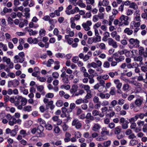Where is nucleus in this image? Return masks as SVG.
Returning a JSON list of instances; mask_svg holds the SVG:
<instances>
[{"label": "nucleus", "mask_w": 147, "mask_h": 147, "mask_svg": "<svg viewBox=\"0 0 147 147\" xmlns=\"http://www.w3.org/2000/svg\"><path fill=\"white\" fill-rule=\"evenodd\" d=\"M129 44L128 47L131 49L133 48H137L139 47L140 46V41L137 39L131 38L129 40Z\"/></svg>", "instance_id": "nucleus-1"}, {"label": "nucleus", "mask_w": 147, "mask_h": 147, "mask_svg": "<svg viewBox=\"0 0 147 147\" xmlns=\"http://www.w3.org/2000/svg\"><path fill=\"white\" fill-rule=\"evenodd\" d=\"M129 17L128 16L123 15H121L119 18L121 22L120 24H121L122 26L123 25H128L129 24Z\"/></svg>", "instance_id": "nucleus-2"}, {"label": "nucleus", "mask_w": 147, "mask_h": 147, "mask_svg": "<svg viewBox=\"0 0 147 147\" xmlns=\"http://www.w3.org/2000/svg\"><path fill=\"white\" fill-rule=\"evenodd\" d=\"M119 123L121 124L123 129H126L128 128L129 122L123 117L119 119Z\"/></svg>", "instance_id": "nucleus-3"}, {"label": "nucleus", "mask_w": 147, "mask_h": 147, "mask_svg": "<svg viewBox=\"0 0 147 147\" xmlns=\"http://www.w3.org/2000/svg\"><path fill=\"white\" fill-rule=\"evenodd\" d=\"M108 43L109 46L114 48L116 49L118 47L117 42L112 38H108Z\"/></svg>", "instance_id": "nucleus-4"}, {"label": "nucleus", "mask_w": 147, "mask_h": 147, "mask_svg": "<svg viewBox=\"0 0 147 147\" xmlns=\"http://www.w3.org/2000/svg\"><path fill=\"white\" fill-rule=\"evenodd\" d=\"M72 126H75L77 129H79L81 128L82 124L77 119H74L72 121Z\"/></svg>", "instance_id": "nucleus-5"}, {"label": "nucleus", "mask_w": 147, "mask_h": 147, "mask_svg": "<svg viewBox=\"0 0 147 147\" xmlns=\"http://www.w3.org/2000/svg\"><path fill=\"white\" fill-rule=\"evenodd\" d=\"M126 135L128 136V138L129 139H134L136 137L134 134L130 129H128L125 131Z\"/></svg>", "instance_id": "nucleus-6"}, {"label": "nucleus", "mask_w": 147, "mask_h": 147, "mask_svg": "<svg viewBox=\"0 0 147 147\" xmlns=\"http://www.w3.org/2000/svg\"><path fill=\"white\" fill-rule=\"evenodd\" d=\"M101 127V126L100 124L98 123H94L92 127V130L94 132H97Z\"/></svg>", "instance_id": "nucleus-7"}, {"label": "nucleus", "mask_w": 147, "mask_h": 147, "mask_svg": "<svg viewBox=\"0 0 147 147\" xmlns=\"http://www.w3.org/2000/svg\"><path fill=\"white\" fill-rule=\"evenodd\" d=\"M97 95L99 96L101 98H108L110 97V94L109 93L104 94L102 92L98 93Z\"/></svg>", "instance_id": "nucleus-8"}, {"label": "nucleus", "mask_w": 147, "mask_h": 147, "mask_svg": "<svg viewBox=\"0 0 147 147\" xmlns=\"http://www.w3.org/2000/svg\"><path fill=\"white\" fill-rule=\"evenodd\" d=\"M114 82L116 85L117 88L119 90L122 86V83L118 79H115L114 80Z\"/></svg>", "instance_id": "nucleus-9"}, {"label": "nucleus", "mask_w": 147, "mask_h": 147, "mask_svg": "<svg viewBox=\"0 0 147 147\" xmlns=\"http://www.w3.org/2000/svg\"><path fill=\"white\" fill-rule=\"evenodd\" d=\"M78 86L76 84H73L70 90V93L72 94H76L78 90Z\"/></svg>", "instance_id": "nucleus-10"}, {"label": "nucleus", "mask_w": 147, "mask_h": 147, "mask_svg": "<svg viewBox=\"0 0 147 147\" xmlns=\"http://www.w3.org/2000/svg\"><path fill=\"white\" fill-rule=\"evenodd\" d=\"M79 86L81 89L83 88L87 92L90 91V87L88 85H84L81 84H80Z\"/></svg>", "instance_id": "nucleus-11"}, {"label": "nucleus", "mask_w": 147, "mask_h": 147, "mask_svg": "<svg viewBox=\"0 0 147 147\" xmlns=\"http://www.w3.org/2000/svg\"><path fill=\"white\" fill-rule=\"evenodd\" d=\"M143 102L142 99L138 98L135 101L134 103L137 107H140L142 104Z\"/></svg>", "instance_id": "nucleus-12"}, {"label": "nucleus", "mask_w": 147, "mask_h": 147, "mask_svg": "<svg viewBox=\"0 0 147 147\" xmlns=\"http://www.w3.org/2000/svg\"><path fill=\"white\" fill-rule=\"evenodd\" d=\"M43 102L45 104L46 107H47L53 104V100L49 101V99L47 98H45L43 100Z\"/></svg>", "instance_id": "nucleus-13"}, {"label": "nucleus", "mask_w": 147, "mask_h": 147, "mask_svg": "<svg viewBox=\"0 0 147 147\" xmlns=\"http://www.w3.org/2000/svg\"><path fill=\"white\" fill-rule=\"evenodd\" d=\"M83 136L84 138L87 139V141L88 142H91L92 140L91 136L90 135L88 132L84 133L83 134Z\"/></svg>", "instance_id": "nucleus-14"}, {"label": "nucleus", "mask_w": 147, "mask_h": 147, "mask_svg": "<svg viewBox=\"0 0 147 147\" xmlns=\"http://www.w3.org/2000/svg\"><path fill=\"white\" fill-rule=\"evenodd\" d=\"M143 59V57L141 56H136L134 57V60L135 61L139 62L140 64H142V61Z\"/></svg>", "instance_id": "nucleus-15"}, {"label": "nucleus", "mask_w": 147, "mask_h": 147, "mask_svg": "<svg viewBox=\"0 0 147 147\" xmlns=\"http://www.w3.org/2000/svg\"><path fill=\"white\" fill-rule=\"evenodd\" d=\"M78 92L76 93L75 94H72L71 96V97H75L76 96H78L79 95H82L83 94L85 93L84 91L82 89H79L78 90Z\"/></svg>", "instance_id": "nucleus-16"}, {"label": "nucleus", "mask_w": 147, "mask_h": 147, "mask_svg": "<svg viewBox=\"0 0 147 147\" xmlns=\"http://www.w3.org/2000/svg\"><path fill=\"white\" fill-rule=\"evenodd\" d=\"M140 25V22H136L135 21H133L131 23V28H133V26L135 28H139Z\"/></svg>", "instance_id": "nucleus-17"}, {"label": "nucleus", "mask_w": 147, "mask_h": 147, "mask_svg": "<svg viewBox=\"0 0 147 147\" xmlns=\"http://www.w3.org/2000/svg\"><path fill=\"white\" fill-rule=\"evenodd\" d=\"M109 131L107 130L106 127H103L102 128L101 134L102 135H108L109 134Z\"/></svg>", "instance_id": "nucleus-18"}, {"label": "nucleus", "mask_w": 147, "mask_h": 147, "mask_svg": "<svg viewBox=\"0 0 147 147\" xmlns=\"http://www.w3.org/2000/svg\"><path fill=\"white\" fill-rule=\"evenodd\" d=\"M65 138L64 139L65 142H68L70 141L71 135L68 132H66L65 135Z\"/></svg>", "instance_id": "nucleus-19"}, {"label": "nucleus", "mask_w": 147, "mask_h": 147, "mask_svg": "<svg viewBox=\"0 0 147 147\" xmlns=\"http://www.w3.org/2000/svg\"><path fill=\"white\" fill-rule=\"evenodd\" d=\"M124 32L128 35H130L133 34V31L129 28H127L124 30Z\"/></svg>", "instance_id": "nucleus-20"}, {"label": "nucleus", "mask_w": 147, "mask_h": 147, "mask_svg": "<svg viewBox=\"0 0 147 147\" xmlns=\"http://www.w3.org/2000/svg\"><path fill=\"white\" fill-rule=\"evenodd\" d=\"M97 45L98 46V47H97V48H98V47L101 50H105L106 49V45L104 43L102 42L98 43Z\"/></svg>", "instance_id": "nucleus-21"}, {"label": "nucleus", "mask_w": 147, "mask_h": 147, "mask_svg": "<svg viewBox=\"0 0 147 147\" xmlns=\"http://www.w3.org/2000/svg\"><path fill=\"white\" fill-rule=\"evenodd\" d=\"M18 55L21 57L20 59V63H22L24 60V57L25 56L24 53V52H21L19 53Z\"/></svg>", "instance_id": "nucleus-22"}, {"label": "nucleus", "mask_w": 147, "mask_h": 147, "mask_svg": "<svg viewBox=\"0 0 147 147\" xmlns=\"http://www.w3.org/2000/svg\"><path fill=\"white\" fill-rule=\"evenodd\" d=\"M130 86L128 84H124L123 86L122 90L124 92H127L129 90Z\"/></svg>", "instance_id": "nucleus-23"}, {"label": "nucleus", "mask_w": 147, "mask_h": 147, "mask_svg": "<svg viewBox=\"0 0 147 147\" xmlns=\"http://www.w3.org/2000/svg\"><path fill=\"white\" fill-rule=\"evenodd\" d=\"M21 96L15 97V105L17 106L20 104V103Z\"/></svg>", "instance_id": "nucleus-24"}, {"label": "nucleus", "mask_w": 147, "mask_h": 147, "mask_svg": "<svg viewBox=\"0 0 147 147\" xmlns=\"http://www.w3.org/2000/svg\"><path fill=\"white\" fill-rule=\"evenodd\" d=\"M142 10H144V13H143L141 14L142 17L144 19H145L147 18V8L146 9H144V7H141Z\"/></svg>", "instance_id": "nucleus-25"}, {"label": "nucleus", "mask_w": 147, "mask_h": 147, "mask_svg": "<svg viewBox=\"0 0 147 147\" xmlns=\"http://www.w3.org/2000/svg\"><path fill=\"white\" fill-rule=\"evenodd\" d=\"M125 59V57L124 56L121 55L119 57H115V59L116 61L119 63L123 61Z\"/></svg>", "instance_id": "nucleus-26"}, {"label": "nucleus", "mask_w": 147, "mask_h": 147, "mask_svg": "<svg viewBox=\"0 0 147 147\" xmlns=\"http://www.w3.org/2000/svg\"><path fill=\"white\" fill-rule=\"evenodd\" d=\"M2 60L3 62H5L7 64H9L11 62L10 59L9 58H7L6 56L3 57Z\"/></svg>", "instance_id": "nucleus-27"}, {"label": "nucleus", "mask_w": 147, "mask_h": 147, "mask_svg": "<svg viewBox=\"0 0 147 147\" xmlns=\"http://www.w3.org/2000/svg\"><path fill=\"white\" fill-rule=\"evenodd\" d=\"M21 101L20 102H21V104L23 106L25 105L27 102V100L25 98L23 97L22 96H21Z\"/></svg>", "instance_id": "nucleus-28"}, {"label": "nucleus", "mask_w": 147, "mask_h": 147, "mask_svg": "<svg viewBox=\"0 0 147 147\" xmlns=\"http://www.w3.org/2000/svg\"><path fill=\"white\" fill-rule=\"evenodd\" d=\"M80 18V16L79 14H77L75 15L74 17H72L71 18L70 20H72L74 21H78Z\"/></svg>", "instance_id": "nucleus-29"}, {"label": "nucleus", "mask_w": 147, "mask_h": 147, "mask_svg": "<svg viewBox=\"0 0 147 147\" xmlns=\"http://www.w3.org/2000/svg\"><path fill=\"white\" fill-rule=\"evenodd\" d=\"M118 53L120 55H122L125 54H126L127 53H129L130 51L126 49H124L123 50L119 51H118Z\"/></svg>", "instance_id": "nucleus-30"}, {"label": "nucleus", "mask_w": 147, "mask_h": 147, "mask_svg": "<svg viewBox=\"0 0 147 147\" xmlns=\"http://www.w3.org/2000/svg\"><path fill=\"white\" fill-rule=\"evenodd\" d=\"M20 134L24 138L26 136L28 135V134L26 130L24 129H22L19 132Z\"/></svg>", "instance_id": "nucleus-31"}, {"label": "nucleus", "mask_w": 147, "mask_h": 147, "mask_svg": "<svg viewBox=\"0 0 147 147\" xmlns=\"http://www.w3.org/2000/svg\"><path fill=\"white\" fill-rule=\"evenodd\" d=\"M23 110L24 111H27L28 112L31 111L32 110V107L31 106L28 105L24 107Z\"/></svg>", "instance_id": "nucleus-32"}, {"label": "nucleus", "mask_w": 147, "mask_h": 147, "mask_svg": "<svg viewBox=\"0 0 147 147\" xmlns=\"http://www.w3.org/2000/svg\"><path fill=\"white\" fill-rule=\"evenodd\" d=\"M87 67L88 68L92 67L94 68H96L97 67L96 63L94 62H92L91 63H88L87 65Z\"/></svg>", "instance_id": "nucleus-33"}, {"label": "nucleus", "mask_w": 147, "mask_h": 147, "mask_svg": "<svg viewBox=\"0 0 147 147\" xmlns=\"http://www.w3.org/2000/svg\"><path fill=\"white\" fill-rule=\"evenodd\" d=\"M16 119L13 117L9 121V124L11 126H13L14 124L16 123Z\"/></svg>", "instance_id": "nucleus-34"}, {"label": "nucleus", "mask_w": 147, "mask_h": 147, "mask_svg": "<svg viewBox=\"0 0 147 147\" xmlns=\"http://www.w3.org/2000/svg\"><path fill=\"white\" fill-rule=\"evenodd\" d=\"M14 63H17L18 62L20 63V59H21V57L18 55H16L14 56Z\"/></svg>", "instance_id": "nucleus-35"}, {"label": "nucleus", "mask_w": 147, "mask_h": 147, "mask_svg": "<svg viewBox=\"0 0 147 147\" xmlns=\"http://www.w3.org/2000/svg\"><path fill=\"white\" fill-rule=\"evenodd\" d=\"M138 143V140L133 139H131L129 143V145L130 146H134L137 144Z\"/></svg>", "instance_id": "nucleus-36"}, {"label": "nucleus", "mask_w": 147, "mask_h": 147, "mask_svg": "<svg viewBox=\"0 0 147 147\" xmlns=\"http://www.w3.org/2000/svg\"><path fill=\"white\" fill-rule=\"evenodd\" d=\"M129 7L130 8L133 9H136L138 8V6L137 4L134 2L131 3Z\"/></svg>", "instance_id": "nucleus-37"}, {"label": "nucleus", "mask_w": 147, "mask_h": 147, "mask_svg": "<svg viewBox=\"0 0 147 147\" xmlns=\"http://www.w3.org/2000/svg\"><path fill=\"white\" fill-rule=\"evenodd\" d=\"M61 126L62 127V129L64 131H67L68 128V126L66 124L65 122H63L61 125Z\"/></svg>", "instance_id": "nucleus-38"}, {"label": "nucleus", "mask_w": 147, "mask_h": 147, "mask_svg": "<svg viewBox=\"0 0 147 147\" xmlns=\"http://www.w3.org/2000/svg\"><path fill=\"white\" fill-rule=\"evenodd\" d=\"M69 106V109H68L69 111H68V112H71L72 111V110L74 109L76 105L74 103H72L70 104Z\"/></svg>", "instance_id": "nucleus-39"}, {"label": "nucleus", "mask_w": 147, "mask_h": 147, "mask_svg": "<svg viewBox=\"0 0 147 147\" xmlns=\"http://www.w3.org/2000/svg\"><path fill=\"white\" fill-rule=\"evenodd\" d=\"M121 129L119 126H117L115 127V133L116 134H118L121 132Z\"/></svg>", "instance_id": "nucleus-40"}, {"label": "nucleus", "mask_w": 147, "mask_h": 147, "mask_svg": "<svg viewBox=\"0 0 147 147\" xmlns=\"http://www.w3.org/2000/svg\"><path fill=\"white\" fill-rule=\"evenodd\" d=\"M63 105V102L61 100H59L57 101L56 103V105L58 107H61Z\"/></svg>", "instance_id": "nucleus-41"}, {"label": "nucleus", "mask_w": 147, "mask_h": 147, "mask_svg": "<svg viewBox=\"0 0 147 147\" xmlns=\"http://www.w3.org/2000/svg\"><path fill=\"white\" fill-rule=\"evenodd\" d=\"M111 141L110 140H108L103 143V147H108L111 144Z\"/></svg>", "instance_id": "nucleus-42"}, {"label": "nucleus", "mask_w": 147, "mask_h": 147, "mask_svg": "<svg viewBox=\"0 0 147 147\" xmlns=\"http://www.w3.org/2000/svg\"><path fill=\"white\" fill-rule=\"evenodd\" d=\"M54 60L52 59H50L47 61V63L46 64V65L48 67H50L51 64L54 63Z\"/></svg>", "instance_id": "nucleus-43"}, {"label": "nucleus", "mask_w": 147, "mask_h": 147, "mask_svg": "<svg viewBox=\"0 0 147 147\" xmlns=\"http://www.w3.org/2000/svg\"><path fill=\"white\" fill-rule=\"evenodd\" d=\"M99 77L98 76L97 77V80L99 81V84L102 85H104L105 84V81L102 80L101 78H99Z\"/></svg>", "instance_id": "nucleus-44"}, {"label": "nucleus", "mask_w": 147, "mask_h": 147, "mask_svg": "<svg viewBox=\"0 0 147 147\" xmlns=\"http://www.w3.org/2000/svg\"><path fill=\"white\" fill-rule=\"evenodd\" d=\"M120 20L117 19H115L113 22L114 24L115 25L117 26L119 24V27L122 26L121 24H120Z\"/></svg>", "instance_id": "nucleus-45"}, {"label": "nucleus", "mask_w": 147, "mask_h": 147, "mask_svg": "<svg viewBox=\"0 0 147 147\" xmlns=\"http://www.w3.org/2000/svg\"><path fill=\"white\" fill-rule=\"evenodd\" d=\"M38 137L36 136L32 137L30 139L31 142L35 143L38 141Z\"/></svg>", "instance_id": "nucleus-46"}, {"label": "nucleus", "mask_w": 147, "mask_h": 147, "mask_svg": "<svg viewBox=\"0 0 147 147\" xmlns=\"http://www.w3.org/2000/svg\"><path fill=\"white\" fill-rule=\"evenodd\" d=\"M103 66L105 68H109L110 67V64L108 61H105L103 64Z\"/></svg>", "instance_id": "nucleus-47"}, {"label": "nucleus", "mask_w": 147, "mask_h": 147, "mask_svg": "<svg viewBox=\"0 0 147 147\" xmlns=\"http://www.w3.org/2000/svg\"><path fill=\"white\" fill-rule=\"evenodd\" d=\"M99 76L100 78H101L105 80H106L109 78V76L107 74H105L103 76Z\"/></svg>", "instance_id": "nucleus-48"}, {"label": "nucleus", "mask_w": 147, "mask_h": 147, "mask_svg": "<svg viewBox=\"0 0 147 147\" xmlns=\"http://www.w3.org/2000/svg\"><path fill=\"white\" fill-rule=\"evenodd\" d=\"M139 53L140 55H142L143 53L145 52V50L143 47H140L139 48Z\"/></svg>", "instance_id": "nucleus-49"}, {"label": "nucleus", "mask_w": 147, "mask_h": 147, "mask_svg": "<svg viewBox=\"0 0 147 147\" xmlns=\"http://www.w3.org/2000/svg\"><path fill=\"white\" fill-rule=\"evenodd\" d=\"M48 22L50 24L55 25V24L57 23V21L55 19L50 18Z\"/></svg>", "instance_id": "nucleus-50"}, {"label": "nucleus", "mask_w": 147, "mask_h": 147, "mask_svg": "<svg viewBox=\"0 0 147 147\" xmlns=\"http://www.w3.org/2000/svg\"><path fill=\"white\" fill-rule=\"evenodd\" d=\"M82 26L84 30L86 31H88L90 29V28L85 23H83L82 24Z\"/></svg>", "instance_id": "nucleus-51"}, {"label": "nucleus", "mask_w": 147, "mask_h": 147, "mask_svg": "<svg viewBox=\"0 0 147 147\" xmlns=\"http://www.w3.org/2000/svg\"><path fill=\"white\" fill-rule=\"evenodd\" d=\"M37 122L39 123L40 125H44L45 123V121L41 118L38 119Z\"/></svg>", "instance_id": "nucleus-52"}, {"label": "nucleus", "mask_w": 147, "mask_h": 147, "mask_svg": "<svg viewBox=\"0 0 147 147\" xmlns=\"http://www.w3.org/2000/svg\"><path fill=\"white\" fill-rule=\"evenodd\" d=\"M62 78V80L63 82L65 84H67L69 82V80L68 78L66 76Z\"/></svg>", "instance_id": "nucleus-53"}, {"label": "nucleus", "mask_w": 147, "mask_h": 147, "mask_svg": "<svg viewBox=\"0 0 147 147\" xmlns=\"http://www.w3.org/2000/svg\"><path fill=\"white\" fill-rule=\"evenodd\" d=\"M13 81V86L14 87H16L19 84V81L17 80H14Z\"/></svg>", "instance_id": "nucleus-54"}, {"label": "nucleus", "mask_w": 147, "mask_h": 147, "mask_svg": "<svg viewBox=\"0 0 147 147\" xmlns=\"http://www.w3.org/2000/svg\"><path fill=\"white\" fill-rule=\"evenodd\" d=\"M46 31L44 29H41L39 31V35L41 36L42 37L45 35Z\"/></svg>", "instance_id": "nucleus-55"}, {"label": "nucleus", "mask_w": 147, "mask_h": 147, "mask_svg": "<svg viewBox=\"0 0 147 147\" xmlns=\"http://www.w3.org/2000/svg\"><path fill=\"white\" fill-rule=\"evenodd\" d=\"M55 56L57 58H61L65 57V54L63 53H58L55 54Z\"/></svg>", "instance_id": "nucleus-56"}, {"label": "nucleus", "mask_w": 147, "mask_h": 147, "mask_svg": "<svg viewBox=\"0 0 147 147\" xmlns=\"http://www.w3.org/2000/svg\"><path fill=\"white\" fill-rule=\"evenodd\" d=\"M28 31L29 32V34L30 36L35 35H36L37 33V32L34 31L32 30H28Z\"/></svg>", "instance_id": "nucleus-57"}, {"label": "nucleus", "mask_w": 147, "mask_h": 147, "mask_svg": "<svg viewBox=\"0 0 147 147\" xmlns=\"http://www.w3.org/2000/svg\"><path fill=\"white\" fill-rule=\"evenodd\" d=\"M131 123L130 127L131 129H135L137 125L136 123L135 122H130Z\"/></svg>", "instance_id": "nucleus-58"}, {"label": "nucleus", "mask_w": 147, "mask_h": 147, "mask_svg": "<svg viewBox=\"0 0 147 147\" xmlns=\"http://www.w3.org/2000/svg\"><path fill=\"white\" fill-rule=\"evenodd\" d=\"M134 20L135 21H139V22H140L141 21L140 15V14L136 15L134 18Z\"/></svg>", "instance_id": "nucleus-59"}, {"label": "nucleus", "mask_w": 147, "mask_h": 147, "mask_svg": "<svg viewBox=\"0 0 147 147\" xmlns=\"http://www.w3.org/2000/svg\"><path fill=\"white\" fill-rule=\"evenodd\" d=\"M133 13V10L131 9H128L126 12L127 16L131 15Z\"/></svg>", "instance_id": "nucleus-60"}, {"label": "nucleus", "mask_w": 147, "mask_h": 147, "mask_svg": "<svg viewBox=\"0 0 147 147\" xmlns=\"http://www.w3.org/2000/svg\"><path fill=\"white\" fill-rule=\"evenodd\" d=\"M102 5L103 6H107L109 4V2L108 0H103L102 1Z\"/></svg>", "instance_id": "nucleus-61"}, {"label": "nucleus", "mask_w": 147, "mask_h": 147, "mask_svg": "<svg viewBox=\"0 0 147 147\" xmlns=\"http://www.w3.org/2000/svg\"><path fill=\"white\" fill-rule=\"evenodd\" d=\"M61 88L62 89H65L66 90H68L70 88V85H67L65 86V85H62L61 86Z\"/></svg>", "instance_id": "nucleus-62"}, {"label": "nucleus", "mask_w": 147, "mask_h": 147, "mask_svg": "<svg viewBox=\"0 0 147 147\" xmlns=\"http://www.w3.org/2000/svg\"><path fill=\"white\" fill-rule=\"evenodd\" d=\"M137 123L138 126L141 127L143 125L144 126L145 124L144 121H141V120L138 121Z\"/></svg>", "instance_id": "nucleus-63"}, {"label": "nucleus", "mask_w": 147, "mask_h": 147, "mask_svg": "<svg viewBox=\"0 0 147 147\" xmlns=\"http://www.w3.org/2000/svg\"><path fill=\"white\" fill-rule=\"evenodd\" d=\"M142 131L144 133H147V123L145 124L143 126Z\"/></svg>", "instance_id": "nucleus-64"}]
</instances>
